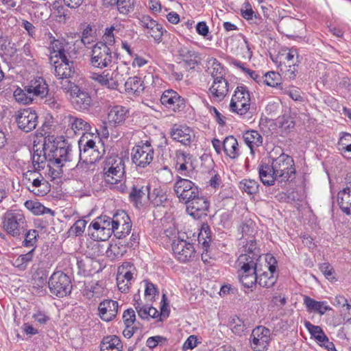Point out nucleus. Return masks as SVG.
Segmentation results:
<instances>
[{"label": "nucleus", "mask_w": 351, "mask_h": 351, "mask_svg": "<svg viewBox=\"0 0 351 351\" xmlns=\"http://www.w3.org/2000/svg\"><path fill=\"white\" fill-rule=\"evenodd\" d=\"M295 166L293 158L284 153L273 158L271 162L262 161L258 166L259 178L265 186L292 181L295 178Z\"/></svg>", "instance_id": "1"}, {"label": "nucleus", "mask_w": 351, "mask_h": 351, "mask_svg": "<svg viewBox=\"0 0 351 351\" xmlns=\"http://www.w3.org/2000/svg\"><path fill=\"white\" fill-rule=\"evenodd\" d=\"M125 162L122 157L116 154L107 156L104 162L103 175L106 184L110 189H115L121 193H125L127 186L123 180L125 176Z\"/></svg>", "instance_id": "2"}, {"label": "nucleus", "mask_w": 351, "mask_h": 351, "mask_svg": "<svg viewBox=\"0 0 351 351\" xmlns=\"http://www.w3.org/2000/svg\"><path fill=\"white\" fill-rule=\"evenodd\" d=\"M61 88L70 97L73 108L79 112H88L93 106V99L89 91L84 87L65 80Z\"/></svg>", "instance_id": "3"}, {"label": "nucleus", "mask_w": 351, "mask_h": 351, "mask_svg": "<svg viewBox=\"0 0 351 351\" xmlns=\"http://www.w3.org/2000/svg\"><path fill=\"white\" fill-rule=\"evenodd\" d=\"M2 228L10 237L21 238L28 228V222L21 209H8L2 217Z\"/></svg>", "instance_id": "4"}, {"label": "nucleus", "mask_w": 351, "mask_h": 351, "mask_svg": "<svg viewBox=\"0 0 351 351\" xmlns=\"http://www.w3.org/2000/svg\"><path fill=\"white\" fill-rule=\"evenodd\" d=\"M43 151L49 161L58 167H62L64 162L71 160V146L65 141L45 143Z\"/></svg>", "instance_id": "5"}, {"label": "nucleus", "mask_w": 351, "mask_h": 351, "mask_svg": "<svg viewBox=\"0 0 351 351\" xmlns=\"http://www.w3.org/2000/svg\"><path fill=\"white\" fill-rule=\"evenodd\" d=\"M154 148L150 140L141 141L131 149L132 162L137 168L144 169L153 161Z\"/></svg>", "instance_id": "6"}, {"label": "nucleus", "mask_w": 351, "mask_h": 351, "mask_svg": "<svg viewBox=\"0 0 351 351\" xmlns=\"http://www.w3.org/2000/svg\"><path fill=\"white\" fill-rule=\"evenodd\" d=\"M273 62L278 67L283 65L287 68V71L290 73L289 77H295L298 71V67L300 64L298 50L295 47L282 48L276 57H271Z\"/></svg>", "instance_id": "7"}, {"label": "nucleus", "mask_w": 351, "mask_h": 351, "mask_svg": "<svg viewBox=\"0 0 351 351\" xmlns=\"http://www.w3.org/2000/svg\"><path fill=\"white\" fill-rule=\"evenodd\" d=\"M173 191L180 202L185 204L200 194L199 188L194 182L180 176L177 177L174 183Z\"/></svg>", "instance_id": "8"}, {"label": "nucleus", "mask_w": 351, "mask_h": 351, "mask_svg": "<svg viewBox=\"0 0 351 351\" xmlns=\"http://www.w3.org/2000/svg\"><path fill=\"white\" fill-rule=\"evenodd\" d=\"M116 53L112 54L110 47L105 45L96 43L92 49L90 64L92 66L97 69H104L110 66Z\"/></svg>", "instance_id": "9"}, {"label": "nucleus", "mask_w": 351, "mask_h": 351, "mask_svg": "<svg viewBox=\"0 0 351 351\" xmlns=\"http://www.w3.org/2000/svg\"><path fill=\"white\" fill-rule=\"evenodd\" d=\"M250 106V95L247 87L237 86L232 97L230 110L240 116L245 115Z\"/></svg>", "instance_id": "10"}, {"label": "nucleus", "mask_w": 351, "mask_h": 351, "mask_svg": "<svg viewBox=\"0 0 351 351\" xmlns=\"http://www.w3.org/2000/svg\"><path fill=\"white\" fill-rule=\"evenodd\" d=\"M48 287L50 292L59 298H63L70 293L72 289L69 276L62 271L54 272L51 276Z\"/></svg>", "instance_id": "11"}, {"label": "nucleus", "mask_w": 351, "mask_h": 351, "mask_svg": "<svg viewBox=\"0 0 351 351\" xmlns=\"http://www.w3.org/2000/svg\"><path fill=\"white\" fill-rule=\"evenodd\" d=\"M171 247L175 258L180 263L192 261L196 256L193 244L184 238L173 239Z\"/></svg>", "instance_id": "12"}, {"label": "nucleus", "mask_w": 351, "mask_h": 351, "mask_svg": "<svg viewBox=\"0 0 351 351\" xmlns=\"http://www.w3.org/2000/svg\"><path fill=\"white\" fill-rule=\"evenodd\" d=\"M43 171L27 169L23 173L24 180L31 182V186L29 190L38 196H44L47 194V188L48 182L43 176Z\"/></svg>", "instance_id": "13"}, {"label": "nucleus", "mask_w": 351, "mask_h": 351, "mask_svg": "<svg viewBox=\"0 0 351 351\" xmlns=\"http://www.w3.org/2000/svg\"><path fill=\"white\" fill-rule=\"evenodd\" d=\"M271 331L264 326L255 327L250 337V347L254 351H265L271 341Z\"/></svg>", "instance_id": "14"}, {"label": "nucleus", "mask_w": 351, "mask_h": 351, "mask_svg": "<svg viewBox=\"0 0 351 351\" xmlns=\"http://www.w3.org/2000/svg\"><path fill=\"white\" fill-rule=\"evenodd\" d=\"M14 118L19 128L25 132L32 131L38 125L37 113L30 108L18 110Z\"/></svg>", "instance_id": "15"}, {"label": "nucleus", "mask_w": 351, "mask_h": 351, "mask_svg": "<svg viewBox=\"0 0 351 351\" xmlns=\"http://www.w3.org/2000/svg\"><path fill=\"white\" fill-rule=\"evenodd\" d=\"M209 206L210 202L208 198L199 194L186 204V212L194 219H200L207 215Z\"/></svg>", "instance_id": "16"}, {"label": "nucleus", "mask_w": 351, "mask_h": 351, "mask_svg": "<svg viewBox=\"0 0 351 351\" xmlns=\"http://www.w3.org/2000/svg\"><path fill=\"white\" fill-rule=\"evenodd\" d=\"M137 19L139 25L147 29V33L154 38L155 42L158 43L161 42L165 32L162 25L145 14H140L137 16Z\"/></svg>", "instance_id": "17"}, {"label": "nucleus", "mask_w": 351, "mask_h": 351, "mask_svg": "<svg viewBox=\"0 0 351 351\" xmlns=\"http://www.w3.org/2000/svg\"><path fill=\"white\" fill-rule=\"evenodd\" d=\"M175 165L177 171L183 176L191 177L195 167L193 164V156L182 150L176 152Z\"/></svg>", "instance_id": "18"}, {"label": "nucleus", "mask_w": 351, "mask_h": 351, "mask_svg": "<svg viewBox=\"0 0 351 351\" xmlns=\"http://www.w3.org/2000/svg\"><path fill=\"white\" fill-rule=\"evenodd\" d=\"M197 241L199 244H202L203 248L202 253V261L207 263H210V260L214 258V254L210 250L211 230L208 224L204 223L202 226Z\"/></svg>", "instance_id": "19"}, {"label": "nucleus", "mask_w": 351, "mask_h": 351, "mask_svg": "<svg viewBox=\"0 0 351 351\" xmlns=\"http://www.w3.org/2000/svg\"><path fill=\"white\" fill-rule=\"evenodd\" d=\"M128 220V214L124 210H119L111 218L106 215H101L95 218L93 221H97L101 226H104L105 231L110 232L113 234L115 230L117 229L120 223H124V220Z\"/></svg>", "instance_id": "20"}, {"label": "nucleus", "mask_w": 351, "mask_h": 351, "mask_svg": "<svg viewBox=\"0 0 351 351\" xmlns=\"http://www.w3.org/2000/svg\"><path fill=\"white\" fill-rule=\"evenodd\" d=\"M169 135L174 141L178 142L184 146H190L195 137L194 132L191 128L178 124L172 126Z\"/></svg>", "instance_id": "21"}, {"label": "nucleus", "mask_w": 351, "mask_h": 351, "mask_svg": "<svg viewBox=\"0 0 351 351\" xmlns=\"http://www.w3.org/2000/svg\"><path fill=\"white\" fill-rule=\"evenodd\" d=\"M238 265L240 282L245 287L252 288L257 283L256 265L251 261V263H238Z\"/></svg>", "instance_id": "22"}, {"label": "nucleus", "mask_w": 351, "mask_h": 351, "mask_svg": "<svg viewBox=\"0 0 351 351\" xmlns=\"http://www.w3.org/2000/svg\"><path fill=\"white\" fill-rule=\"evenodd\" d=\"M265 260L269 273L263 272L260 276L257 275V283L261 287L271 288L276 282V278L274 277V274L276 271L277 261L275 257L271 254H267Z\"/></svg>", "instance_id": "23"}, {"label": "nucleus", "mask_w": 351, "mask_h": 351, "mask_svg": "<svg viewBox=\"0 0 351 351\" xmlns=\"http://www.w3.org/2000/svg\"><path fill=\"white\" fill-rule=\"evenodd\" d=\"M160 102L162 105L174 112L179 111L185 106L184 99L172 89L166 90L162 93Z\"/></svg>", "instance_id": "24"}, {"label": "nucleus", "mask_w": 351, "mask_h": 351, "mask_svg": "<svg viewBox=\"0 0 351 351\" xmlns=\"http://www.w3.org/2000/svg\"><path fill=\"white\" fill-rule=\"evenodd\" d=\"M119 308V302L111 299L101 301L98 305V316L106 322H111L117 315Z\"/></svg>", "instance_id": "25"}, {"label": "nucleus", "mask_w": 351, "mask_h": 351, "mask_svg": "<svg viewBox=\"0 0 351 351\" xmlns=\"http://www.w3.org/2000/svg\"><path fill=\"white\" fill-rule=\"evenodd\" d=\"M228 90V81L221 75L215 77L208 90L209 97L216 101H221L226 96Z\"/></svg>", "instance_id": "26"}, {"label": "nucleus", "mask_w": 351, "mask_h": 351, "mask_svg": "<svg viewBox=\"0 0 351 351\" xmlns=\"http://www.w3.org/2000/svg\"><path fill=\"white\" fill-rule=\"evenodd\" d=\"M54 74L61 80H69L74 76L75 73V62L69 60L67 58L66 60H60L54 62Z\"/></svg>", "instance_id": "27"}, {"label": "nucleus", "mask_w": 351, "mask_h": 351, "mask_svg": "<svg viewBox=\"0 0 351 351\" xmlns=\"http://www.w3.org/2000/svg\"><path fill=\"white\" fill-rule=\"evenodd\" d=\"M129 110L122 106L112 107L108 114V122L110 126L122 125L128 117Z\"/></svg>", "instance_id": "28"}, {"label": "nucleus", "mask_w": 351, "mask_h": 351, "mask_svg": "<svg viewBox=\"0 0 351 351\" xmlns=\"http://www.w3.org/2000/svg\"><path fill=\"white\" fill-rule=\"evenodd\" d=\"M91 77L100 84L110 89L116 90L119 86L121 75L117 71H114L112 73H107L106 74L103 73V74L101 75L93 73Z\"/></svg>", "instance_id": "29"}, {"label": "nucleus", "mask_w": 351, "mask_h": 351, "mask_svg": "<svg viewBox=\"0 0 351 351\" xmlns=\"http://www.w3.org/2000/svg\"><path fill=\"white\" fill-rule=\"evenodd\" d=\"M245 254H241L237 260V263H253L256 265V262L261 257L258 249L256 247V243L254 240H250L244 246Z\"/></svg>", "instance_id": "30"}, {"label": "nucleus", "mask_w": 351, "mask_h": 351, "mask_svg": "<svg viewBox=\"0 0 351 351\" xmlns=\"http://www.w3.org/2000/svg\"><path fill=\"white\" fill-rule=\"evenodd\" d=\"M178 53L181 59L191 69L195 68L199 62V54L193 48L185 45H180L178 48Z\"/></svg>", "instance_id": "31"}, {"label": "nucleus", "mask_w": 351, "mask_h": 351, "mask_svg": "<svg viewBox=\"0 0 351 351\" xmlns=\"http://www.w3.org/2000/svg\"><path fill=\"white\" fill-rule=\"evenodd\" d=\"M149 189V184L145 182H138L134 184L129 193V199L137 207L142 205V199L144 197H147Z\"/></svg>", "instance_id": "32"}, {"label": "nucleus", "mask_w": 351, "mask_h": 351, "mask_svg": "<svg viewBox=\"0 0 351 351\" xmlns=\"http://www.w3.org/2000/svg\"><path fill=\"white\" fill-rule=\"evenodd\" d=\"M69 127L75 134H88L91 131L90 123L82 118L69 114L66 117Z\"/></svg>", "instance_id": "33"}, {"label": "nucleus", "mask_w": 351, "mask_h": 351, "mask_svg": "<svg viewBox=\"0 0 351 351\" xmlns=\"http://www.w3.org/2000/svg\"><path fill=\"white\" fill-rule=\"evenodd\" d=\"M304 304L306 311L310 313H317L319 315H324L327 311L332 310L326 301H317L307 295L304 297Z\"/></svg>", "instance_id": "34"}, {"label": "nucleus", "mask_w": 351, "mask_h": 351, "mask_svg": "<svg viewBox=\"0 0 351 351\" xmlns=\"http://www.w3.org/2000/svg\"><path fill=\"white\" fill-rule=\"evenodd\" d=\"M50 35L51 40L49 47L50 53L56 58H59L60 60H66L67 56L65 47L68 43L62 38L56 39L51 34Z\"/></svg>", "instance_id": "35"}, {"label": "nucleus", "mask_w": 351, "mask_h": 351, "mask_svg": "<svg viewBox=\"0 0 351 351\" xmlns=\"http://www.w3.org/2000/svg\"><path fill=\"white\" fill-rule=\"evenodd\" d=\"M27 86L29 93H32L33 97L36 96L43 98L46 97L49 92L48 85L41 77H37L31 80Z\"/></svg>", "instance_id": "36"}, {"label": "nucleus", "mask_w": 351, "mask_h": 351, "mask_svg": "<svg viewBox=\"0 0 351 351\" xmlns=\"http://www.w3.org/2000/svg\"><path fill=\"white\" fill-rule=\"evenodd\" d=\"M337 203L343 213L347 215H351V185L339 191Z\"/></svg>", "instance_id": "37"}, {"label": "nucleus", "mask_w": 351, "mask_h": 351, "mask_svg": "<svg viewBox=\"0 0 351 351\" xmlns=\"http://www.w3.org/2000/svg\"><path fill=\"white\" fill-rule=\"evenodd\" d=\"M222 147L225 154L231 159H237L240 156L237 140L232 135L223 139Z\"/></svg>", "instance_id": "38"}, {"label": "nucleus", "mask_w": 351, "mask_h": 351, "mask_svg": "<svg viewBox=\"0 0 351 351\" xmlns=\"http://www.w3.org/2000/svg\"><path fill=\"white\" fill-rule=\"evenodd\" d=\"M97 221H93L88 227V234L94 241H107L112 235L110 232L105 231Z\"/></svg>", "instance_id": "39"}, {"label": "nucleus", "mask_w": 351, "mask_h": 351, "mask_svg": "<svg viewBox=\"0 0 351 351\" xmlns=\"http://www.w3.org/2000/svg\"><path fill=\"white\" fill-rule=\"evenodd\" d=\"M34 249H31L28 252L12 258L11 263L13 267L20 271H23L27 269L29 263L32 261L34 258Z\"/></svg>", "instance_id": "40"}, {"label": "nucleus", "mask_w": 351, "mask_h": 351, "mask_svg": "<svg viewBox=\"0 0 351 351\" xmlns=\"http://www.w3.org/2000/svg\"><path fill=\"white\" fill-rule=\"evenodd\" d=\"M123 345L121 339L116 335H109L103 338L101 351H122Z\"/></svg>", "instance_id": "41"}, {"label": "nucleus", "mask_w": 351, "mask_h": 351, "mask_svg": "<svg viewBox=\"0 0 351 351\" xmlns=\"http://www.w3.org/2000/svg\"><path fill=\"white\" fill-rule=\"evenodd\" d=\"M245 144L250 147L251 152L254 148L260 147L263 143V137L256 130H247L243 134Z\"/></svg>", "instance_id": "42"}, {"label": "nucleus", "mask_w": 351, "mask_h": 351, "mask_svg": "<svg viewBox=\"0 0 351 351\" xmlns=\"http://www.w3.org/2000/svg\"><path fill=\"white\" fill-rule=\"evenodd\" d=\"M144 89L143 82L138 76L130 77L125 82V90L128 93L140 94Z\"/></svg>", "instance_id": "43"}, {"label": "nucleus", "mask_w": 351, "mask_h": 351, "mask_svg": "<svg viewBox=\"0 0 351 351\" xmlns=\"http://www.w3.org/2000/svg\"><path fill=\"white\" fill-rule=\"evenodd\" d=\"M304 324L311 337L314 338L317 342L322 344L324 343V341H328V337L325 335L324 330L319 326L313 325L307 320L304 321Z\"/></svg>", "instance_id": "44"}, {"label": "nucleus", "mask_w": 351, "mask_h": 351, "mask_svg": "<svg viewBox=\"0 0 351 351\" xmlns=\"http://www.w3.org/2000/svg\"><path fill=\"white\" fill-rule=\"evenodd\" d=\"M161 311L159 313V311L152 307V306H149V308L147 309V311H149L150 315H149V318H157V317H160L159 320L160 321H162L163 320V318H167L169 317V310L168 308L169 307V304L167 302V299L166 298V295L165 294H163L162 295V301H161Z\"/></svg>", "instance_id": "45"}, {"label": "nucleus", "mask_w": 351, "mask_h": 351, "mask_svg": "<svg viewBox=\"0 0 351 351\" xmlns=\"http://www.w3.org/2000/svg\"><path fill=\"white\" fill-rule=\"evenodd\" d=\"M25 208L30 210L34 215H40L43 214H51L53 215V211L43 206L41 203L33 201V200H27L24 204Z\"/></svg>", "instance_id": "46"}, {"label": "nucleus", "mask_w": 351, "mask_h": 351, "mask_svg": "<svg viewBox=\"0 0 351 351\" xmlns=\"http://www.w3.org/2000/svg\"><path fill=\"white\" fill-rule=\"evenodd\" d=\"M230 327L233 333L241 336L247 331L248 326L243 318L234 316L230 319Z\"/></svg>", "instance_id": "47"}, {"label": "nucleus", "mask_w": 351, "mask_h": 351, "mask_svg": "<svg viewBox=\"0 0 351 351\" xmlns=\"http://www.w3.org/2000/svg\"><path fill=\"white\" fill-rule=\"evenodd\" d=\"M147 198L155 206H162L167 199L165 193L160 188H154L152 191L149 189Z\"/></svg>", "instance_id": "48"}, {"label": "nucleus", "mask_w": 351, "mask_h": 351, "mask_svg": "<svg viewBox=\"0 0 351 351\" xmlns=\"http://www.w3.org/2000/svg\"><path fill=\"white\" fill-rule=\"evenodd\" d=\"M78 145L80 153L90 149H95L97 146L95 145V141L93 139V134L91 132L83 134L78 141Z\"/></svg>", "instance_id": "49"}, {"label": "nucleus", "mask_w": 351, "mask_h": 351, "mask_svg": "<svg viewBox=\"0 0 351 351\" xmlns=\"http://www.w3.org/2000/svg\"><path fill=\"white\" fill-rule=\"evenodd\" d=\"M94 164L89 162L82 160L79 162L73 169L74 172L81 178H86L90 173L93 172Z\"/></svg>", "instance_id": "50"}, {"label": "nucleus", "mask_w": 351, "mask_h": 351, "mask_svg": "<svg viewBox=\"0 0 351 351\" xmlns=\"http://www.w3.org/2000/svg\"><path fill=\"white\" fill-rule=\"evenodd\" d=\"M23 236H24V240L22 242L23 246L32 247L34 251L38 237V231L34 229L28 230V228H27Z\"/></svg>", "instance_id": "51"}, {"label": "nucleus", "mask_w": 351, "mask_h": 351, "mask_svg": "<svg viewBox=\"0 0 351 351\" xmlns=\"http://www.w3.org/2000/svg\"><path fill=\"white\" fill-rule=\"evenodd\" d=\"M102 157V154L99 152L97 147L95 149H90L82 153H80V158L82 160L89 162L94 164L99 161Z\"/></svg>", "instance_id": "52"}, {"label": "nucleus", "mask_w": 351, "mask_h": 351, "mask_svg": "<svg viewBox=\"0 0 351 351\" xmlns=\"http://www.w3.org/2000/svg\"><path fill=\"white\" fill-rule=\"evenodd\" d=\"M28 86H25L24 89L17 88L14 91V97L16 101L23 104H28L33 101L32 93H29Z\"/></svg>", "instance_id": "53"}, {"label": "nucleus", "mask_w": 351, "mask_h": 351, "mask_svg": "<svg viewBox=\"0 0 351 351\" xmlns=\"http://www.w3.org/2000/svg\"><path fill=\"white\" fill-rule=\"evenodd\" d=\"M232 64L237 68L240 69L244 73L248 75L250 78L254 80L258 84L263 83L262 76L260 75L257 71L246 68L244 64L241 61L234 60L232 61Z\"/></svg>", "instance_id": "54"}, {"label": "nucleus", "mask_w": 351, "mask_h": 351, "mask_svg": "<svg viewBox=\"0 0 351 351\" xmlns=\"http://www.w3.org/2000/svg\"><path fill=\"white\" fill-rule=\"evenodd\" d=\"M47 156L39 154L34 152L32 156V165L27 167V169L43 171L46 165V159Z\"/></svg>", "instance_id": "55"}, {"label": "nucleus", "mask_w": 351, "mask_h": 351, "mask_svg": "<svg viewBox=\"0 0 351 351\" xmlns=\"http://www.w3.org/2000/svg\"><path fill=\"white\" fill-rule=\"evenodd\" d=\"M258 183L254 180H243L240 182V189L249 195H254L258 192Z\"/></svg>", "instance_id": "56"}, {"label": "nucleus", "mask_w": 351, "mask_h": 351, "mask_svg": "<svg viewBox=\"0 0 351 351\" xmlns=\"http://www.w3.org/2000/svg\"><path fill=\"white\" fill-rule=\"evenodd\" d=\"M128 220H126V219L124 220L125 221L124 223H123L122 224L120 223L119 225V227L117 228V229L115 230V231L113 232L114 236L119 239L125 238L131 232L132 221H131V219L128 215Z\"/></svg>", "instance_id": "57"}, {"label": "nucleus", "mask_w": 351, "mask_h": 351, "mask_svg": "<svg viewBox=\"0 0 351 351\" xmlns=\"http://www.w3.org/2000/svg\"><path fill=\"white\" fill-rule=\"evenodd\" d=\"M338 149L343 154L348 153L351 158V134L349 133H343L340 137L338 143Z\"/></svg>", "instance_id": "58"}, {"label": "nucleus", "mask_w": 351, "mask_h": 351, "mask_svg": "<svg viewBox=\"0 0 351 351\" xmlns=\"http://www.w3.org/2000/svg\"><path fill=\"white\" fill-rule=\"evenodd\" d=\"M263 83L271 87H277L279 83V74L274 71H269L262 75Z\"/></svg>", "instance_id": "59"}, {"label": "nucleus", "mask_w": 351, "mask_h": 351, "mask_svg": "<svg viewBox=\"0 0 351 351\" xmlns=\"http://www.w3.org/2000/svg\"><path fill=\"white\" fill-rule=\"evenodd\" d=\"M87 221L84 219H80L77 220L75 223L69 228V233L71 235H75L76 237L81 236L84 233Z\"/></svg>", "instance_id": "60"}, {"label": "nucleus", "mask_w": 351, "mask_h": 351, "mask_svg": "<svg viewBox=\"0 0 351 351\" xmlns=\"http://www.w3.org/2000/svg\"><path fill=\"white\" fill-rule=\"evenodd\" d=\"M134 306L139 317L143 319H149L150 314L147 311V309L149 308V306L143 304L140 299L136 298V295L134 296Z\"/></svg>", "instance_id": "61"}, {"label": "nucleus", "mask_w": 351, "mask_h": 351, "mask_svg": "<svg viewBox=\"0 0 351 351\" xmlns=\"http://www.w3.org/2000/svg\"><path fill=\"white\" fill-rule=\"evenodd\" d=\"M114 30V27L113 26L106 28L104 34L102 36V41L98 42L97 43L105 45L107 47L112 46L115 43V38L113 34Z\"/></svg>", "instance_id": "62"}, {"label": "nucleus", "mask_w": 351, "mask_h": 351, "mask_svg": "<svg viewBox=\"0 0 351 351\" xmlns=\"http://www.w3.org/2000/svg\"><path fill=\"white\" fill-rule=\"evenodd\" d=\"M134 0H117V5L121 14H127L133 10Z\"/></svg>", "instance_id": "63"}, {"label": "nucleus", "mask_w": 351, "mask_h": 351, "mask_svg": "<svg viewBox=\"0 0 351 351\" xmlns=\"http://www.w3.org/2000/svg\"><path fill=\"white\" fill-rule=\"evenodd\" d=\"M320 271L326 279L330 281H335L337 279L334 276L335 270L329 263H324L320 265Z\"/></svg>", "instance_id": "64"}]
</instances>
